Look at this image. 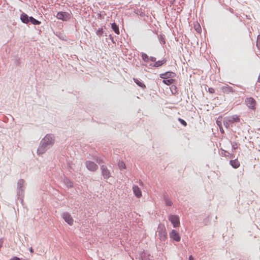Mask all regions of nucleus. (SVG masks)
Returning a JSON list of instances; mask_svg holds the SVG:
<instances>
[{
  "instance_id": "nucleus-32",
  "label": "nucleus",
  "mask_w": 260,
  "mask_h": 260,
  "mask_svg": "<svg viewBox=\"0 0 260 260\" xmlns=\"http://www.w3.org/2000/svg\"><path fill=\"white\" fill-rule=\"evenodd\" d=\"M219 129H220V132L221 133H224V130H223V127H222V126L219 127Z\"/></svg>"
},
{
  "instance_id": "nucleus-26",
  "label": "nucleus",
  "mask_w": 260,
  "mask_h": 260,
  "mask_svg": "<svg viewBox=\"0 0 260 260\" xmlns=\"http://www.w3.org/2000/svg\"><path fill=\"white\" fill-rule=\"evenodd\" d=\"M178 121L182 124L184 126H186L187 125V123L186 122V121L185 120H184L183 119L180 118H178Z\"/></svg>"
},
{
  "instance_id": "nucleus-8",
  "label": "nucleus",
  "mask_w": 260,
  "mask_h": 260,
  "mask_svg": "<svg viewBox=\"0 0 260 260\" xmlns=\"http://www.w3.org/2000/svg\"><path fill=\"white\" fill-rule=\"evenodd\" d=\"M176 74L172 72H167L165 73L160 74L159 77L162 79L174 78L176 77Z\"/></svg>"
},
{
  "instance_id": "nucleus-27",
  "label": "nucleus",
  "mask_w": 260,
  "mask_h": 260,
  "mask_svg": "<svg viewBox=\"0 0 260 260\" xmlns=\"http://www.w3.org/2000/svg\"><path fill=\"white\" fill-rule=\"evenodd\" d=\"M103 33V29L102 28H99L96 31L98 35H102Z\"/></svg>"
},
{
  "instance_id": "nucleus-13",
  "label": "nucleus",
  "mask_w": 260,
  "mask_h": 260,
  "mask_svg": "<svg viewBox=\"0 0 260 260\" xmlns=\"http://www.w3.org/2000/svg\"><path fill=\"white\" fill-rule=\"evenodd\" d=\"M221 90L223 93L226 94H229L230 93L234 92L233 88L228 85H226L225 86L222 87Z\"/></svg>"
},
{
  "instance_id": "nucleus-37",
  "label": "nucleus",
  "mask_w": 260,
  "mask_h": 260,
  "mask_svg": "<svg viewBox=\"0 0 260 260\" xmlns=\"http://www.w3.org/2000/svg\"><path fill=\"white\" fill-rule=\"evenodd\" d=\"M151 60L153 61H154L155 60V58L154 57H152Z\"/></svg>"
},
{
  "instance_id": "nucleus-29",
  "label": "nucleus",
  "mask_w": 260,
  "mask_h": 260,
  "mask_svg": "<svg viewBox=\"0 0 260 260\" xmlns=\"http://www.w3.org/2000/svg\"><path fill=\"white\" fill-rule=\"evenodd\" d=\"M216 123L218 125V126L219 127H220L221 126H222V124H221V121H219V120H217L216 121Z\"/></svg>"
},
{
  "instance_id": "nucleus-21",
  "label": "nucleus",
  "mask_w": 260,
  "mask_h": 260,
  "mask_svg": "<svg viewBox=\"0 0 260 260\" xmlns=\"http://www.w3.org/2000/svg\"><path fill=\"white\" fill-rule=\"evenodd\" d=\"M166 61L165 60H159L155 62L154 66L156 67H158L161 66V65L165 64Z\"/></svg>"
},
{
  "instance_id": "nucleus-16",
  "label": "nucleus",
  "mask_w": 260,
  "mask_h": 260,
  "mask_svg": "<svg viewBox=\"0 0 260 260\" xmlns=\"http://www.w3.org/2000/svg\"><path fill=\"white\" fill-rule=\"evenodd\" d=\"M162 82L167 85H170L174 83L175 80L174 78H169V79H163Z\"/></svg>"
},
{
  "instance_id": "nucleus-35",
  "label": "nucleus",
  "mask_w": 260,
  "mask_h": 260,
  "mask_svg": "<svg viewBox=\"0 0 260 260\" xmlns=\"http://www.w3.org/2000/svg\"><path fill=\"white\" fill-rule=\"evenodd\" d=\"M97 161V162H98V164H101V163L102 162V160H101V159L97 160V161Z\"/></svg>"
},
{
  "instance_id": "nucleus-10",
  "label": "nucleus",
  "mask_w": 260,
  "mask_h": 260,
  "mask_svg": "<svg viewBox=\"0 0 260 260\" xmlns=\"http://www.w3.org/2000/svg\"><path fill=\"white\" fill-rule=\"evenodd\" d=\"M170 237L171 239L177 242L180 241V237L179 233L174 230H173L170 233Z\"/></svg>"
},
{
  "instance_id": "nucleus-31",
  "label": "nucleus",
  "mask_w": 260,
  "mask_h": 260,
  "mask_svg": "<svg viewBox=\"0 0 260 260\" xmlns=\"http://www.w3.org/2000/svg\"><path fill=\"white\" fill-rule=\"evenodd\" d=\"M11 260H21L19 257H13V258H11Z\"/></svg>"
},
{
  "instance_id": "nucleus-4",
  "label": "nucleus",
  "mask_w": 260,
  "mask_h": 260,
  "mask_svg": "<svg viewBox=\"0 0 260 260\" xmlns=\"http://www.w3.org/2000/svg\"><path fill=\"white\" fill-rule=\"evenodd\" d=\"M41 142L46 145L51 146L54 143V140L53 137L50 135H47L42 140Z\"/></svg>"
},
{
  "instance_id": "nucleus-5",
  "label": "nucleus",
  "mask_w": 260,
  "mask_h": 260,
  "mask_svg": "<svg viewBox=\"0 0 260 260\" xmlns=\"http://www.w3.org/2000/svg\"><path fill=\"white\" fill-rule=\"evenodd\" d=\"M245 103L246 106L250 109L255 110L256 102L255 100L252 98H247L245 100Z\"/></svg>"
},
{
  "instance_id": "nucleus-2",
  "label": "nucleus",
  "mask_w": 260,
  "mask_h": 260,
  "mask_svg": "<svg viewBox=\"0 0 260 260\" xmlns=\"http://www.w3.org/2000/svg\"><path fill=\"white\" fill-rule=\"evenodd\" d=\"M168 219L173 224L174 228H177L180 226V221L178 216L170 215L168 217Z\"/></svg>"
},
{
  "instance_id": "nucleus-36",
  "label": "nucleus",
  "mask_w": 260,
  "mask_h": 260,
  "mask_svg": "<svg viewBox=\"0 0 260 260\" xmlns=\"http://www.w3.org/2000/svg\"><path fill=\"white\" fill-rule=\"evenodd\" d=\"M29 251H30V252L31 253H33V252H34V250H33V249H32V248L31 247V248H30V249H29Z\"/></svg>"
},
{
  "instance_id": "nucleus-24",
  "label": "nucleus",
  "mask_w": 260,
  "mask_h": 260,
  "mask_svg": "<svg viewBox=\"0 0 260 260\" xmlns=\"http://www.w3.org/2000/svg\"><path fill=\"white\" fill-rule=\"evenodd\" d=\"M221 154L222 156H224L226 157H229L230 156V153L228 152L227 151H225L224 150L221 149Z\"/></svg>"
},
{
  "instance_id": "nucleus-6",
  "label": "nucleus",
  "mask_w": 260,
  "mask_h": 260,
  "mask_svg": "<svg viewBox=\"0 0 260 260\" xmlns=\"http://www.w3.org/2000/svg\"><path fill=\"white\" fill-rule=\"evenodd\" d=\"M85 165L87 169L90 171L94 172L99 168L98 166L95 162L91 161H86Z\"/></svg>"
},
{
  "instance_id": "nucleus-38",
  "label": "nucleus",
  "mask_w": 260,
  "mask_h": 260,
  "mask_svg": "<svg viewBox=\"0 0 260 260\" xmlns=\"http://www.w3.org/2000/svg\"><path fill=\"white\" fill-rule=\"evenodd\" d=\"M24 181L23 180H21L19 181V183H23Z\"/></svg>"
},
{
  "instance_id": "nucleus-1",
  "label": "nucleus",
  "mask_w": 260,
  "mask_h": 260,
  "mask_svg": "<svg viewBox=\"0 0 260 260\" xmlns=\"http://www.w3.org/2000/svg\"><path fill=\"white\" fill-rule=\"evenodd\" d=\"M157 232L161 240H165L167 238V234L166 228L164 224H159L158 225Z\"/></svg>"
},
{
  "instance_id": "nucleus-11",
  "label": "nucleus",
  "mask_w": 260,
  "mask_h": 260,
  "mask_svg": "<svg viewBox=\"0 0 260 260\" xmlns=\"http://www.w3.org/2000/svg\"><path fill=\"white\" fill-rule=\"evenodd\" d=\"M133 190L135 195L138 198H141L142 196L140 188L137 185L133 186Z\"/></svg>"
},
{
  "instance_id": "nucleus-7",
  "label": "nucleus",
  "mask_w": 260,
  "mask_h": 260,
  "mask_svg": "<svg viewBox=\"0 0 260 260\" xmlns=\"http://www.w3.org/2000/svg\"><path fill=\"white\" fill-rule=\"evenodd\" d=\"M62 218L64 221L67 222L69 225H72L74 223V219L71 215L68 212H64L61 215Z\"/></svg>"
},
{
  "instance_id": "nucleus-17",
  "label": "nucleus",
  "mask_w": 260,
  "mask_h": 260,
  "mask_svg": "<svg viewBox=\"0 0 260 260\" xmlns=\"http://www.w3.org/2000/svg\"><path fill=\"white\" fill-rule=\"evenodd\" d=\"M20 19L21 21L24 23H27L29 21V18L28 16L25 13H23L21 15Z\"/></svg>"
},
{
  "instance_id": "nucleus-20",
  "label": "nucleus",
  "mask_w": 260,
  "mask_h": 260,
  "mask_svg": "<svg viewBox=\"0 0 260 260\" xmlns=\"http://www.w3.org/2000/svg\"><path fill=\"white\" fill-rule=\"evenodd\" d=\"M29 21H30L31 22V23L33 24H40L41 23V22L36 20L32 17H30L29 18Z\"/></svg>"
},
{
  "instance_id": "nucleus-9",
  "label": "nucleus",
  "mask_w": 260,
  "mask_h": 260,
  "mask_svg": "<svg viewBox=\"0 0 260 260\" xmlns=\"http://www.w3.org/2000/svg\"><path fill=\"white\" fill-rule=\"evenodd\" d=\"M102 174L105 179H108L111 176V174L109 170L107 169L105 166H101Z\"/></svg>"
},
{
  "instance_id": "nucleus-25",
  "label": "nucleus",
  "mask_w": 260,
  "mask_h": 260,
  "mask_svg": "<svg viewBox=\"0 0 260 260\" xmlns=\"http://www.w3.org/2000/svg\"><path fill=\"white\" fill-rule=\"evenodd\" d=\"M166 204L168 206H171L173 205L172 201L169 199H165Z\"/></svg>"
},
{
  "instance_id": "nucleus-30",
  "label": "nucleus",
  "mask_w": 260,
  "mask_h": 260,
  "mask_svg": "<svg viewBox=\"0 0 260 260\" xmlns=\"http://www.w3.org/2000/svg\"><path fill=\"white\" fill-rule=\"evenodd\" d=\"M258 43H260V35H258L257 37V44Z\"/></svg>"
},
{
  "instance_id": "nucleus-15",
  "label": "nucleus",
  "mask_w": 260,
  "mask_h": 260,
  "mask_svg": "<svg viewBox=\"0 0 260 260\" xmlns=\"http://www.w3.org/2000/svg\"><path fill=\"white\" fill-rule=\"evenodd\" d=\"M240 120V118L237 115L232 116L230 117L228 119V121L230 123L239 122Z\"/></svg>"
},
{
  "instance_id": "nucleus-12",
  "label": "nucleus",
  "mask_w": 260,
  "mask_h": 260,
  "mask_svg": "<svg viewBox=\"0 0 260 260\" xmlns=\"http://www.w3.org/2000/svg\"><path fill=\"white\" fill-rule=\"evenodd\" d=\"M47 146L41 142V145L37 150V153L38 154H43L47 151Z\"/></svg>"
},
{
  "instance_id": "nucleus-14",
  "label": "nucleus",
  "mask_w": 260,
  "mask_h": 260,
  "mask_svg": "<svg viewBox=\"0 0 260 260\" xmlns=\"http://www.w3.org/2000/svg\"><path fill=\"white\" fill-rule=\"evenodd\" d=\"M230 164L234 169L238 168L240 165V162L239 161L237 158L234 160H231L230 161Z\"/></svg>"
},
{
  "instance_id": "nucleus-3",
  "label": "nucleus",
  "mask_w": 260,
  "mask_h": 260,
  "mask_svg": "<svg viewBox=\"0 0 260 260\" xmlns=\"http://www.w3.org/2000/svg\"><path fill=\"white\" fill-rule=\"evenodd\" d=\"M56 17L63 21H68L71 18V14L66 12H59L57 14Z\"/></svg>"
},
{
  "instance_id": "nucleus-33",
  "label": "nucleus",
  "mask_w": 260,
  "mask_h": 260,
  "mask_svg": "<svg viewBox=\"0 0 260 260\" xmlns=\"http://www.w3.org/2000/svg\"><path fill=\"white\" fill-rule=\"evenodd\" d=\"M3 244V240L2 239H0V249L2 247Z\"/></svg>"
},
{
  "instance_id": "nucleus-19",
  "label": "nucleus",
  "mask_w": 260,
  "mask_h": 260,
  "mask_svg": "<svg viewBox=\"0 0 260 260\" xmlns=\"http://www.w3.org/2000/svg\"><path fill=\"white\" fill-rule=\"evenodd\" d=\"M111 27L113 31L117 35L119 34V30L118 26L115 23H113L111 25Z\"/></svg>"
},
{
  "instance_id": "nucleus-22",
  "label": "nucleus",
  "mask_w": 260,
  "mask_h": 260,
  "mask_svg": "<svg viewBox=\"0 0 260 260\" xmlns=\"http://www.w3.org/2000/svg\"><path fill=\"white\" fill-rule=\"evenodd\" d=\"M118 166L119 168L121 169H126V166L124 162L123 161H119L118 163Z\"/></svg>"
},
{
  "instance_id": "nucleus-18",
  "label": "nucleus",
  "mask_w": 260,
  "mask_h": 260,
  "mask_svg": "<svg viewBox=\"0 0 260 260\" xmlns=\"http://www.w3.org/2000/svg\"><path fill=\"white\" fill-rule=\"evenodd\" d=\"M133 80L135 81V82L140 87L143 88H146V86L144 84V83L139 81L138 79L134 78Z\"/></svg>"
},
{
  "instance_id": "nucleus-23",
  "label": "nucleus",
  "mask_w": 260,
  "mask_h": 260,
  "mask_svg": "<svg viewBox=\"0 0 260 260\" xmlns=\"http://www.w3.org/2000/svg\"><path fill=\"white\" fill-rule=\"evenodd\" d=\"M171 90L173 94H175L177 93V87L175 85H172L171 87Z\"/></svg>"
},
{
  "instance_id": "nucleus-28",
  "label": "nucleus",
  "mask_w": 260,
  "mask_h": 260,
  "mask_svg": "<svg viewBox=\"0 0 260 260\" xmlns=\"http://www.w3.org/2000/svg\"><path fill=\"white\" fill-rule=\"evenodd\" d=\"M208 91L210 93H213L215 92V90L213 88H212V87H210L208 88Z\"/></svg>"
},
{
  "instance_id": "nucleus-34",
  "label": "nucleus",
  "mask_w": 260,
  "mask_h": 260,
  "mask_svg": "<svg viewBox=\"0 0 260 260\" xmlns=\"http://www.w3.org/2000/svg\"><path fill=\"white\" fill-rule=\"evenodd\" d=\"M188 260H194V258L192 255H190L189 256Z\"/></svg>"
},
{
  "instance_id": "nucleus-39",
  "label": "nucleus",
  "mask_w": 260,
  "mask_h": 260,
  "mask_svg": "<svg viewBox=\"0 0 260 260\" xmlns=\"http://www.w3.org/2000/svg\"><path fill=\"white\" fill-rule=\"evenodd\" d=\"M101 260H105V259H103V258H102V259H101Z\"/></svg>"
}]
</instances>
